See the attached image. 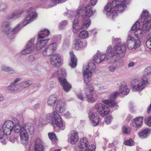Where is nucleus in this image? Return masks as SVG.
Here are the masks:
<instances>
[{
  "mask_svg": "<svg viewBox=\"0 0 151 151\" xmlns=\"http://www.w3.org/2000/svg\"><path fill=\"white\" fill-rule=\"evenodd\" d=\"M27 11L29 14L25 19L23 22H20L13 28H12L11 25L8 22L4 21L2 22L1 24V33L10 39H13L18 31L24 27L32 22L37 18V14L33 11L32 8L27 9Z\"/></svg>",
  "mask_w": 151,
  "mask_h": 151,
  "instance_id": "f257e3e1",
  "label": "nucleus"
},
{
  "mask_svg": "<svg viewBox=\"0 0 151 151\" xmlns=\"http://www.w3.org/2000/svg\"><path fill=\"white\" fill-rule=\"evenodd\" d=\"M125 49L124 46H122L119 44L116 45L113 49L109 45L107 47L105 54L101 53L99 51H97L96 54L93 56V60L96 63H99L106 58L107 62L111 63L115 61L116 56L122 57L123 56L122 53L125 51Z\"/></svg>",
  "mask_w": 151,
  "mask_h": 151,
  "instance_id": "f03ea898",
  "label": "nucleus"
},
{
  "mask_svg": "<svg viewBox=\"0 0 151 151\" xmlns=\"http://www.w3.org/2000/svg\"><path fill=\"white\" fill-rule=\"evenodd\" d=\"M126 7V5L120 0H113L112 3H108L104 8V12L107 16L111 15L113 19L117 15L116 10L119 12L122 13Z\"/></svg>",
  "mask_w": 151,
  "mask_h": 151,
  "instance_id": "7ed1b4c3",
  "label": "nucleus"
},
{
  "mask_svg": "<svg viewBox=\"0 0 151 151\" xmlns=\"http://www.w3.org/2000/svg\"><path fill=\"white\" fill-rule=\"evenodd\" d=\"M45 119L47 122L51 123L53 125H56L61 130H64L65 127V122L62 120L60 116L56 112L47 114Z\"/></svg>",
  "mask_w": 151,
  "mask_h": 151,
  "instance_id": "20e7f679",
  "label": "nucleus"
},
{
  "mask_svg": "<svg viewBox=\"0 0 151 151\" xmlns=\"http://www.w3.org/2000/svg\"><path fill=\"white\" fill-rule=\"evenodd\" d=\"M54 75L58 77V81L64 91L66 92L69 91L71 88V86L65 78L67 75L65 69L64 68H60L58 71L54 73Z\"/></svg>",
  "mask_w": 151,
  "mask_h": 151,
  "instance_id": "39448f33",
  "label": "nucleus"
},
{
  "mask_svg": "<svg viewBox=\"0 0 151 151\" xmlns=\"http://www.w3.org/2000/svg\"><path fill=\"white\" fill-rule=\"evenodd\" d=\"M138 21L142 25L143 30L148 32L151 29V15L147 10L143 11L142 12L140 17Z\"/></svg>",
  "mask_w": 151,
  "mask_h": 151,
  "instance_id": "423d86ee",
  "label": "nucleus"
},
{
  "mask_svg": "<svg viewBox=\"0 0 151 151\" xmlns=\"http://www.w3.org/2000/svg\"><path fill=\"white\" fill-rule=\"evenodd\" d=\"M96 68V66L93 63H90L87 65H84L83 68V76L84 82L88 84L91 80L92 73Z\"/></svg>",
  "mask_w": 151,
  "mask_h": 151,
  "instance_id": "0eeeda50",
  "label": "nucleus"
},
{
  "mask_svg": "<svg viewBox=\"0 0 151 151\" xmlns=\"http://www.w3.org/2000/svg\"><path fill=\"white\" fill-rule=\"evenodd\" d=\"M91 21L89 19H83L82 22V25L81 27L79 25V21L78 18L76 17L73 22V30L74 33H76L80 29H86L91 24Z\"/></svg>",
  "mask_w": 151,
  "mask_h": 151,
  "instance_id": "6e6552de",
  "label": "nucleus"
},
{
  "mask_svg": "<svg viewBox=\"0 0 151 151\" xmlns=\"http://www.w3.org/2000/svg\"><path fill=\"white\" fill-rule=\"evenodd\" d=\"M127 47L130 50L136 49L141 44V41L139 39L136 40L133 37L128 35L127 39Z\"/></svg>",
  "mask_w": 151,
  "mask_h": 151,
  "instance_id": "1a4fd4ad",
  "label": "nucleus"
},
{
  "mask_svg": "<svg viewBox=\"0 0 151 151\" xmlns=\"http://www.w3.org/2000/svg\"><path fill=\"white\" fill-rule=\"evenodd\" d=\"M132 83L135 85H133L132 88L137 91H141L142 90L148 82L147 81L142 77L141 80H139L137 79L133 80L132 81Z\"/></svg>",
  "mask_w": 151,
  "mask_h": 151,
  "instance_id": "9d476101",
  "label": "nucleus"
},
{
  "mask_svg": "<svg viewBox=\"0 0 151 151\" xmlns=\"http://www.w3.org/2000/svg\"><path fill=\"white\" fill-rule=\"evenodd\" d=\"M119 94V93L118 92H116L109 95V99H103L102 101L104 104L108 105L111 108L117 106V103L114 100Z\"/></svg>",
  "mask_w": 151,
  "mask_h": 151,
  "instance_id": "9b49d317",
  "label": "nucleus"
},
{
  "mask_svg": "<svg viewBox=\"0 0 151 151\" xmlns=\"http://www.w3.org/2000/svg\"><path fill=\"white\" fill-rule=\"evenodd\" d=\"M140 27L139 23L138 21H137L134 24L131 28L132 31H135L134 33L135 36L138 38L137 39H139L142 38L144 35L147 32L143 30L139 29Z\"/></svg>",
  "mask_w": 151,
  "mask_h": 151,
  "instance_id": "f8f14e48",
  "label": "nucleus"
},
{
  "mask_svg": "<svg viewBox=\"0 0 151 151\" xmlns=\"http://www.w3.org/2000/svg\"><path fill=\"white\" fill-rule=\"evenodd\" d=\"M35 39H31L28 41L25 49L21 51V55H25L33 52L35 49Z\"/></svg>",
  "mask_w": 151,
  "mask_h": 151,
  "instance_id": "ddd939ff",
  "label": "nucleus"
},
{
  "mask_svg": "<svg viewBox=\"0 0 151 151\" xmlns=\"http://www.w3.org/2000/svg\"><path fill=\"white\" fill-rule=\"evenodd\" d=\"M57 45L55 43H52L46 46L42 50V55L45 56H50L57 49Z\"/></svg>",
  "mask_w": 151,
  "mask_h": 151,
  "instance_id": "4468645a",
  "label": "nucleus"
},
{
  "mask_svg": "<svg viewBox=\"0 0 151 151\" xmlns=\"http://www.w3.org/2000/svg\"><path fill=\"white\" fill-rule=\"evenodd\" d=\"M96 111L102 116L107 114L110 111L108 107L101 103H97L94 106Z\"/></svg>",
  "mask_w": 151,
  "mask_h": 151,
  "instance_id": "2eb2a0df",
  "label": "nucleus"
},
{
  "mask_svg": "<svg viewBox=\"0 0 151 151\" xmlns=\"http://www.w3.org/2000/svg\"><path fill=\"white\" fill-rule=\"evenodd\" d=\"M49 60L51 65L54 67H57L61 63V57L59 54L55 53L51 56Z\"/></svg>",
  "mask_w": 151,
  "mask_h": 151,
  "instance_id": "dca6fc26",
  "label": "nucleus"
},
{
  "mask_svg": "<svg viewBox=\"0 0 151 151\" xmlns=\"http://www.w3.org/2000/svg\"><path fill=\"white\" fill-rule=\"evenodd\" d=\"M13 122L12 120L6 121L4 124L2 130L5 135H10L12 130V127L13 126Z\"/></svg>",
  "mask_w": 151,
  "mask_h": 151,
  "instance_id": "f3484780",
  "label": "nucleus"
},
{
  "mask_svg": "<svg viewBox=\"0 0 151 151\" xmlns=\"http://www.w3.org/2000/svg\"><path fill=\"white\" fill-rule=\"evenodd\" d=\"M20 141L24 145H27L28 143L29 137L27 131L25 128H22L19 133Z\"/></svg>",
  "mask_w": 151,
  "mask_h": 151,
  "instance_id": "a211bd4d",
  "label": "nucleus"
},
{
  "mask_svg": "<svg viewBox=\"0 0 151 151\" xmlns=\"http://www.w3.org/2000/svg\"><path fill=\"white\" fill-rule=\"evenodd\" d=\"M87 45V42L85 41H81L79 38L75 39L73 42V48L75 50H78L84 47Z\"/></svg>",
  "mask_w": 151,
  "mask_h": 151,
  "instance_id": "6ab92c4d",
  "label": "nucleus"
},
{
  "mask_svg": "<svg viewBox=\"0 0 151 151\" xmlns=\"http://www.w3.org/2000/svg\"><path fill=\"white\" fill-rule=\"evenodd\" d=\"M79 139L78 132L76 130H72L69 135L68 140L72 145L75 144Z\"/></svg>",
  "mask_w": 151,
  "mask_h": 151,
  "instance_id": "aec40b11",
  "label": "nucleus"
},
{
  "mask_svg": "<svg viewBox=\"0 0 151 151\" xmlns=\"http://www.w3.org/2000/svg\"><path fill=\"white\" fill-rule=\"evenodd\" d=\"M23 11L21 10H16L12 12L9 15L7 16L6 18L8 20L15 19L20 17L22 14Z\"/></svg>",
  "mask_w": 151,
  "mask_h": 151,
  "instance_id": "412c9836",
  "label": "nucleus"
},
{
  "mask_svg": "<svg viewBox=\"0 0 151 151\" xmlns=\"http://www.w3.org/2000/svg\"><path fill=\"white\" fill-rule=\"evenodd\" d=\"M49 40V39H42L38 37L36 45V49L38 50H41L46 45Z\"/></svg>",
  "mask_w": 151,
  "mask_h": 151,
  "instance_id": "4be33fe9",
  "label": "nucleus"
},
{
  "mask_svg": "<svg viewBox=\"0 0 151 151\" xmlns=\"http://www.w3.org/2000/svg\"><path fill=\"white\" fill-rule=\"evenodd\" d=\"M44 146L42 142L39 138L36 139L35 142V151H43Z\"/></svg>",
  "mask_w": 151,
  "mask_h": 151,
  "instance_id": "5701e85b",
  "label": "nucleus"
},
{
  "mask_svg": "<svg viewBox=\"0 0 151 151\" xmlns=\"http://www.w3.org/2000/svg\"><path fill=\"white\" fill-rule=\"evenodd\" d=\"M13 122V126L12 127V130H13L14 132L16 133H18L21 131L22 128H24L23 127H21L19 124V122L18 120L16 119H13L12 120Z\"/></svg>",
  "mask_w": 151,
  "mask_h": 151,
  "instance_id": "b1692460",
  "label": "nucleus"
},
{
  "mask_svg": "<svg viewBox=\"0 0 151 151\" xmlns=\"http://www.w3.org/2000/svg\"><path fill=\"white\" fill-rule=\"evenodd\" d=\"M98 98L96 93L95 91L89 92L87 94L86 100L88 102H94Z\"/></svg>",
  "mask_w": 151,
  "mask_h": 151,
  "instance_id": "393cba45",
  "label": "nucleus"
},
{
  "mask_svg": "<svg viewBox=\"0 0 151 151\" xmlns=\"http://www.w3.org/2000/svg\"><path fill=\"white\" fill-rule=\"evenodd\" d=\"M88 142L86 138H83L81 139L78 145L79 151H83L84 149L88 147Z\"/></svg>",
  "mask_w": 151,
  "mask_h": 151,
  "instance_id": "a878e982",
  "label": "nucleus"
},
{
  "mask_svg": "<svg viewBox=\"0 0 151 151\" xmlns=\"http://www.w3.org/2000/svg\"><path fill=\"white\" fill-rule=\"evenodd\" d=\"M95 12V10L93 11L91 9V6L88 5L85 8V12L84 18H89L93 15Z\"/></svg>",
  "mask_w": 151,
  "mask_h": 151,
  "instance_id": "bb28decb",
  "label": "nucleus"
},
{
  "mask_svg": "<svg viewBox=\"0 0 151 151\" xmlns=\"http://www.w3.org/2000/svg\"><path fill=\"white\" fill-rule=\"evenodd\" d=\"M65 104L64 102L61 101L57 102L55 107V110L57 111L62 113L65 110Z\"/></svg>",
  "mask_w": 151,
  "mask_h": 151,
  "instance_id": "cd10ccee",
  "label": "nucleus"
},
{
  "mask_svg": "<svg viewBox=\"0 0 151 151\" xmlns=\"http://www.w3.org/2000/svg\"><path fill=\"white\" fill-rule=\"evenodd\" d=\"M69 53L71 59V62L69 65L72 68H75L77 64V59L73 52H70Z\"/></svg>",
  "mask_w": 151,
  "mask_h": 151,
  "instance_id": "c85d7f7f",
  "label": "nucleus"
},
{
  "mask_svg": "<svg viewBox=\"0 0 151 151\" xmlns=\"http://www.w3.org/2000/svg\"><path fill=\"white\" fill-rule=\"evenodd\" d=\"M143 120L142 117H138L134 119L132 121V126L136 128L138 127L142 124Z\"/></svg>",
  "mask_w": 151,
  "mask_h": 151,
  "instance_id": "c756f323",
  "label": "nucleus"
},
{
  "mask_svg": "<svg viewBox=\"0 0 151 151\" xmlns=\"http://www.w3.org/2000/svg\"><path fill=\"white\" fill-rule=\"evenodd\" d=\"M119 45V44L121 45V46H124L125 47V51L124 52H123V53H122L123 54V57H121L120 56H116L115 57V59H116V60L114 62H113V63H114V62H117V63H118L119 64V65H123V64H124V60L122 59H118V60H116V58H122L124 56V55H125V52H126V49H127V47H126V46L124 44H121V43H117L116 44L115 46H116V45ZM113 63V62L112 63Z\"/></svg>",
  "mask_w": 151,
  "mask_h": 151,
  "instance_id": "7c9ffc66",
  "label": "nucleus"
},
{
  "mask_svg": "<svg viewBox=\"0 0 151 151\" xmlns=\"http://www.w3.org/2000/svg\"><path fill=\"white\" fill-rule=\"evenodd\" d=\"M129 89L127 88L126 84H122L120 87L119 92L122 95H127L129 92Z\"/></svg>",
  "mask_w": 151,
  "mask_h": 151,
  "instance_id": "2f4dec72",
  "label": "nucleus"
},
{
  "mask_svg": "<svg viewBox=\"0 0 151 151\" xmlns=\"http://www.w3.org/2000/svg\"><path fill=\"white\" fill-rule=\"evenodd\" d=\"M57 100V98L54 95H52L48 98L47 101V104L49 106H53Z\"/></svg>",
  "mask_w": 151,
  "mask_h": 151,
  "instance_id": "473e14b6",
  "label": "nucleus"
},
{
  "mask_svg": "<svg viewBox=\"0 0 151 151\" xmlns=\"http://www.w3.org/2000/svg\"><path fill=\"white\" fill-rule=\"evenodd\" d=\"M21 86L20 83L14 84L11 83V85L7 87V88L10 91H17L20 88Z\"/></svg>",
  "mask_w": 151,
  "mask_h": 151,
  "instance_id": "72a5a7b5",
  "label": "nucleus"
},
{
  "mask_svg": "<svg viewBox=\"0 0 151 151\" xmlns=\"http://www.w3.org/2000/svg\"><path fill=\"white\" fill-rule=\"evenodd\" d=\"M1 69L2 70L10 74H13L16 73L14 70L12 68L4 65L1 66Z\"/></svg>",
  "mask_w": 151,
  "mask_h": 151,
  "instance_id": "f704fd0d",
  "label": "nucleus"
},
{
  "mask_svg": "<svg viewBox=\"0 0 151 151\" xmlns=\"http://www.w3.org/2000/svg\"><path fill=\"white\" fill-rule=\"evenodd\" d=\"M85 8L83 6H79L77 11L75 13H76V17H78L81 15L84 18L85 12Z\"/></svg>",
  "mask_w": 151,
  "mask_h": 151,
  "instance_id": "c9c22d12",
  "label": "nucleus"
},
{
  "mask_svg": "<svg viewBox=\"0 0 151 151\" xmlns=\"http://www.w3.org/2000/svg\"><path fill=\"white\" fill-rule=\"evenodd\" d=\"M50 34V31L47 29H45L41 31L38 34L39 38L42 39L47 37Z\"/></svg>",
  "mask_w": 151,
  "mask_h": 151,
  "instance_id": "e433bc0d",
  "label": "nucleus"
},
{
  "mask_svg": "<svg viewBox=\"0 0 151 151\" xmlns=\"http://www.w3.org/2000/svg\"><path fill=\"white\" fill-rule=\"evenodd\" d=\"M150 131L151 130L150 129H145L139 133V136L141 138H146L148 136V134Z\"/></svg>",
  "mask_w": 151,
  "mask_h": 151,
  "instance_id": "4c0bfd02",
  "label": "nucleus"
},
{
  "mask_svg": "<svg viewBox=\"0 0 151 151\" xmlns=\"http://www.w3.org/2000/svg\"><path fill=\"white\" fill-rule=\"evenodd\" d=\"M144 75L142 77L146 80H147V77L151 74V67H148L146 68L144 70Z\"/></svg>",
  "mask_w": 151,
  "mask_h": 151,
  "instance_id": "58836bf2",
  "label": "nucleus"
},
{
  "mask_svg": "<svg viewBox=\"0 0 151 151\" xmlns=\"http://www.w3.org/2000/svg\"><path fill=\"white\" fill-rule=\"evenodd\" d=\"M66 0H41L43 2H52L53 3L52 6H55L57 4L59 3L64 2L66 1Z\"/></svg>",
  "mask_w": 151,
  "mask_h": 151,
  "instance_id": "ea45409f",
  "label": "nucleus"
},
{
  "mask_svg": "<svg viewBox=\"0 0 151 151\" xmlns=\"http://www.w3.org/2000/svg\"><path fill=\"white\" fill-rule=\"evenodd\" d=\"M87 93L85 94L84 93L81 92L77 94L78 98L81 100L84 101L85 99L86 100Z\"/></svg>",
  "mask_w": 151,
  "mask_h": 151,
  "instance_id": "a19ab883",
  "label": "nucleus"
},
{
  "mask_svg": "<svg viewBox=\"0 0 151 151\" xmlns=\"http://www.w3.org/2000/svg\"><path fill=\"white\" fill-rule=\"evenodd\" d=\"M79 36L80 38H87L88 36V32L86 30L82 31L80 33Z\"/></svg>",
  "mask_w": 151,
  "mask_h": 151,
  "instance_id": "79ce46f5",
  "label": "nucleus"
},
{
  "mask_svg": "<svg viewBox=\"0 0 151 151\" xmlns=\"http://www.w3.org/2000/svg\"><path fill=\"white\" fill-rule=\"evenodd\" d=\"M8 9V6L6 4L1 3L0 4V12H5Z\"/></svg>",
  "mask_w": 151,
  "mask_h": 151,
  "instance_id": "37998d69",
  "label": "nucleus"
},
{
  "mask_svg": "<svg viewBox=\"0 0 151 151\" xmlns=\"http://www.w3.org/2000/svg\"><path fill=\"white\" fill-rule=\"evenodd\" d=\"M48 135L50 139L52 142H55L57 141V138L55 134L53 133H49Z\"/></svg>",
  "mask_w": 151,
  "mask_h": 151,
  "instance_id": "c03bdc74",
  "label": "nucleus"
},
{
  "mask_svg": "<svg viewBox=\"0 0 151 151\" xmlns=\"http://www.w3.org/2000/svg\"><path fill=\"white\" fill-rule=\"evenodd\" d=\"M99 114L96 112H93L91 111H90L88 114L89 118L91 121L94 119Z\"/></svg>",
  "mask_w": 151,
  "mask_h": 151,
  "instance_id": "a18cd8bd",
  "label": "nucleus"
},
{
  "mask_svg": "<svg viewBox=\"0 0 151 151\" xmlns=\"http://www.w3.org/2000/svg\"><path fill=\"white\" fill-rule=\"evenodd\" d=\"M32 83L31 81H25L22 82L21 85L24 88H26L32 84Z\"/></svg>",
  "mask_w": 151,
  "mask_h": 151,
  "instance_id": "49530a36",
  "label": "nucleus"
},
{
  "mask_svg": "<svg viewBox=\"0 0 151 151\" xmlns=\"http://www.w3.org/2000/svg\"><path fill=\"white\" fill-rule=\"evenodd\" d=\"M96 146L93 145H89L83 151H95Z\"/></svg>",
  "mask_w": 151,
  "mask_h": 151,
  "instance_id": "de8ad7c7",
  "label": "nucleus"
},
{
  "mask_svg": "<svg viewBox=\"0 0 151 151\" xmlns=\"http://www.w3.org/2000/svg\"><path fill=\"white\" fill-rule=\"evenodd\" d=\"M99 121L100 119L99 115L98 116H97L94 119H93V120H92L91 122L94 126H96L99 124Z\"/></svg>",
  "mask_w": 151,
  "mask_h": 151,
  "instance_id": "09e8293b",
  "label": "nucleus"
},
{
  "mask_svg": "<svg viewBox=\"0 0 151 151\" xmlns=\"http://www.w3.org/2000/svg\"><path fill=\"white\" fill-rule=\"evenodd\" d=\"M124 143L125 145L129 146H132L134 144V141L132 139L124 141Z\"/></svg>",
  "mask_w": 151,
  "mask_h": 151,
  "instance_id": "8fccbe9b",
  "label": "nucleus"
},
{
  "mask_svg": "<svg viewBox=\"0 0 151 151\" xmlns=\"http://www.w3.org/2000/svg\"><path fill=\"white\" fill-rule=\"evenodd\" d=\"M36 59V58L35 55H31L28 57L27 60L28 62L32 63L35 61Z\"/></svg>",
  "mask_w": 151,
  "mask_h": 151,
  "instance_id": "3c124183",
  "label": "nucleus"
},
{
  "mask_svg": "<svg viewBox=\"0 0 151 151\" xmlns=\"http://www.w3.org/2000/svg\"><path fill=\"white\" fill-rule=\"evenodd\" d=\"M68 21L67 20H65L61 22L59 24L60 28L62 29L64 28L65 26L68 23Z\"/></svg>",
  "mask_w": 151,
  "mask_h": 151,
  "instance_id": "603ef678",
  "label": "nucleus"
},
{
  "mask_svg": "<svg viewBox=\"0 0 151 151\" xmlns=\"http://www.w3.org/2000/svg\"><path fill=\"white\" fill-rule=\"evenodd\" d=\"M112 119L111 115H109L105 119L104 122L107 124H109L111 122Z\"/></svg>",
  "mask_w": 151,
  "mask_h": 151,
  "instance_id": "864d4df0",
  "label": "nucleus"
},
{
  "mask_svg": "<svg viewBox=\"0 0 151 151\" xmlns=\"http://www.w3.org/2000/svg\"><path fill=\"white\" fill-rule=\"evenodd\" d=\"M121 41V39L119 38H114V37H113L112 38V42L113 43H116V42H117L118 41H119V42L116 43L115 45H116L117 43H120L121 44H124L126 46V45L125 44H122L121 43H120V41Z\"/></svg>",
  "mask_w": 151,
  "mask_h": 151,
  "instance_id": "5fc2aeb1",
  "label": "nucleus"
},
{
  "mask_svg": "<svg viewBox=\"0 0 151 151\" xmlns=\"http://www.w3.org/2000/svg\"><path fill=\"white\" fill-rule=\"evenodd\" d=\"M116 67L114 65H111L108 67L109 71L111 72H114L116 70Z\"/></svg>",
  "mask_w": 151,
  "mask_h": 151,
  "instance_id": "6e6d98bb",
  "label": "nucleus"
},
{
  "mask_svg": "<svg viewBox=\"0 0 151 151\" xmlns=\"http://www.w3.org/2000/svg\"><path fill=\"white\" fill-rule=\"evenodd\" d=\"M74 14V12L72 11H68L67 14L64 13L65 16L68 15V17L70 18L73 16Z\"/></svg>",
  "mask_w": 151,
  "mask_h": 151,
  "instance_id": "4d7b16f0",
  "label": "nucleus"
},
{
  "mask_svg": "<svg viewBox=\"0 0 151 151\" xmlns=\"http://www.w3.org/2000/svg\"><path fill=\"white\" fill-rule=\"evenodd\" d=\"M0 142L3 144L5 145L7 142V137L6 135L4 136L3 137L0 139Z\"/></svg>",
  "mask_w": 151,
  "mask_h": 151,
  "instance_id": "13d9d810",
  "label": "nucleus"
},
{
  "mask_svg": "<svg viewBox=\"0 0 151 151\" xmlns=\"http://www.w3.org/2000/svg\"><path fill=\"white\" fill-rule=\"evenodd\" d=\"M122 132L125 134H130L129 131L125 126H123L122 128Z\"/></svg>",
  "mask_w": 151,
  "mask_h": 151,
  "instance_id": "bf43d9fd",
  "label": "nucleus"
},
{
  "mask_svg": "<svg viewBox=\"0 0 151 151\" xmlns=\"http://www.w3.org/2000/svg\"><path fill=\"white\" fill-rule=\"evenodd\" d=\"M129 108L132 112H134L135 111L134 106L132 103H130L129 104Z\"/></svg>",
  "mask_w": 151,
  "mask_h": 151,
  "instance_id": "052dcab7",
  "label": "nucleus"
},
{
  "mask_svg": "<svg viewBox=\"0 0 151 151\" xmlns=\"http://www.w3.org/2000/svg\"><path fill=\"white\" fill-rule=\"evenodd\" d=\"M147 125L149 126H151V116H150L147 119L146 121Z\"/></svg>",
  "mask_w": 151,
  "mask_h": 151,
  "instance_id": "680f3d73",
  "label": "nucleus"
},
{
  "mask_svg": "<svg viewBox=\"0 0 151 151\" xmlns=\"http://www.w3.org/2000/svg\"><path fill=\"white\" fill-rule=\"evenodd\" d=\"M147 47L150 49H151V40H149L147 41L146 43Z\"/></svg>",
  "mask_w": 151,
  "mask_h": 151,
  "instance_id": "e2e57ef3",
  "label": "nucleus"
},
{
  "mask_svg": "<svg viewBox=\"0 0 151 151\" xmlns=\"http://www.w3.org/2000/svg\"><path fill=\"white\" fill-rule=\"evenodd\" d=\"M88 88L89 91V92L94 91L93 90V88L92 85L91 83H90L88 85Z\"/></svg>",
  "mask_w": 151,
  "mask_h": 151,
  "instance_id": "0e129e2a",
  "label": "nucleus"
},
{
  "mask_svg": "<svg viewBox=\"0 0 151 151\" xmlns=\"http://www.w3.org/2000/svg\"><path fill=\"white\" fill-rule=\"evenodd\" d=\"M64 117L67 119H70L71 117L70 114L69 112L67 111L65 114H64Z\"/></svg>",
  "mask_w": 151,
  "mask_h": 151,
  "instance_id": "69168bd1",
  "label": "nucleus"
},
{
  "mask_svg": "<svg viewBox=\"0 0 151 151\" xmlns=\"http://www.w3.org/2000/svg\"><path fill=\"white\" fill-rule=\"evenodd\" d=\"M9 140L12 143H14L16 140V139L14 136H11L9 138Z\"/></svg>",
  "mask_w": 151,
  "mask_h": 151,
  "instance_id": "338daca9",
  "label": "nucleus"
},
{
  "mask_svg": "<svg viewBox=\"0 0 151 151\" xmlns=\"http://www.w3.org/2000/svg\"><path fill=\"white\" fill-rule=\"evenodd\" d=\"M40 106V103H37L36 104H35L34 106V109L35 110L37 109H39Z\"/></svg>",
  "mask_w": 151,
  "mask_h": 151,
  "instance_id": "774afa93",
  "label": "nucleus"
}]
</instances>
